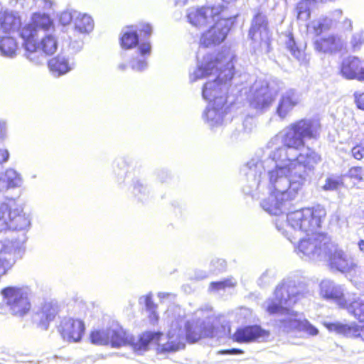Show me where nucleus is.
<instances>
[{"label":"nucleus","mask_w":364,"mask_h":364,"mask_svg":"<svg viewBox=\"0 0 364 364\" xmlns=\"http://www.w3.org/2000/svg\"><path fill=\"white\" fill-rule=\"evenodd\" d=\"M320 124L311 119L299 120L287 127L267 143L268 153L258 151L243 167L245 194L253 198L269 194L260 205L270 215H279L301 193L309 176L321 161L305 139H316Z\"/></svg>","instance_id":"obj_1"},{"label":"nucleus","mask_w":364,"mask_h":364,"mask_svg":"<svg viewBox=\"0 0 364 364\" xmlns=\"http://www.w3.org/2000/svg\"><path fill=\"white\" fill-rule=\"evenodd\" d=\"M326 215V209L318 205L279 215L275 220V225L291 243L299 240L295 251L301 258L321 261L326 259L331 243L326 234L318 232Z\"/></svg>","instance_id":"obj_2"},{"label":"nucleus","mask_w":364,"mask_h":364,"mask_svg":"<svg viewBox=\"0 0 364 364\" xmlns=\"http://www.w3.org/2000/svg\"><path fill=\"white\" fill-rule=\"evenodd\" d=\"M171 311L173 315L169 318L171 328L167 333L168 341L166 343H161L163 334L160 332L156 333H160L159 340L152 341L161 346L162 351H176L183 348L185 336L189 342L194 343L202 338H220L230 333L229 325L210 316V311L208 310H198L193 320L186 323L183 321V311L179 306L168 309L166 311L168 316Z\"/></svg>","instance_id":"obj_3"},{"label":"nucleus","mask_w":364,"mask_h":364,"mask_svg":"<svg viewBox=\"0 0 364 364\" xmlns=\"http://www.w3.org/2000/svg\"><path fill=\"white\" fill-rule=\"evenodd\" d=\"M309 294V291L304 279L296 276L289 277L277 286L274 297L267 299L264 304V307L269 314L285 316V318L279 321V327L284 331L298 330L309 336H316L319 333L318 329L307 319L301 318L297 312L291 309Z\"/></svg>","instance_id":"obj_4"},{"label":"nucleus","mask_w":364,"mask_h":364,"mask_svg":"<svg viewBox=\"0 0 364 364\" xmlns=\"http://www.w3.org/2000/svg\"><path fill=\"white\" fill-rule=\"evenodd\" d=\"M234 53L230 49L214 55L207 54L201 60L198 57L197 66L190 71L191 82L210 75H216L213 81L207 82L202 90L204 100L217 105L227 103L228 82L234 76Z\"/></svg>","instance_id":"obj_5"},{"label":"nucleus","mask_w":364,"mask_h":364,"mask_svg":"<svg viewBox=\"0 0 364 364\" xmlns=\"http://www.w3.org/2000/svg\"><path fill=\"white\" fill-rule=\"evenodd\" d=\"M160 333L145 332L135 341L129 334L118 325H112L110 328L96 330L91 333V342L95 345L105 346L110 344L112 347L131 346L135 351H143L147 349L153 340H159Z\"/></svg>","instance_id":"obj_6"},{"label":"nucleus","mask_w":364,"mask_h":364,"mask_svg":"<svg viewBox=\"0 0 364 364\" xmlns=\"http://www.w3.org/2000/svg\"><path fill=\"white\" fill-rule=\"evenodd\" d=\"M30 213L14 198L0 202V232L9 230L28 232L31 227Z\"/></svg>","instance_id":"obj_7"},{"label":"nucleus","mask_w":364,"mask_h":364,"mask_svg":"<svg viewBox=\"0 0 364 364\" xmlns=\"http://www.w3.org/2000/svg\"><path fill=\"white\" fill-rule=\"evenodd\" d=\"M31 289L27 286H10L1 289L3 301L11 314L22 317L31 309Z\"/></svg>","instance_id":"obj_8"},{"label":"nucleus","mask_w":364,"mask_h":364,"mask_svg":"<svg viewBox=\"0 0 364 364\" xmlns=\"http://www.w3.org/2000/svg\"><path fill=\"white\" fill-rule=\"evenodd\" d=\"M120 38L121 46L130 49L138 45L135 55L130 60V66L134 70L141 71L147 68L146 59L151 54V47L149 42H139L136 31L133 27H127L122 31Z\"/></svg>","instance_id":"obj_9"},{"label":"nucleus","mask_w":364,"mask_h":364,"mask_svg":"<svg viewBox=\"0 0 364 364\" xmlns=\"http://www.w3.org/2000/svg\"><path fill=\"white\" fill-rule=\"evenodd\" d=\"M255 50L269 51L270 33L265 15L257 13L255 15L249 31Z\"/></svg>","instance_id":"obj_10"},{"label":"nucleus","mask_w":364,"mask_h":364,"mask_svg":"<svg viewBox=\"0 0 364 364\" xmlns=\"http://www.w3.org/2000/svg\"><path fill=\"white\" fill-rule=\"evenodd\" d=\"M223 11L220 4L202 7H191L187 10L186 18L193 26L200 28L218 21Z\"/></svg>","instance_id":"obj_11"},{"label":"nucleus","mask_w":364,"mask_h":364,"mask_svg":"<svg viewBox=\"0 0 364 364\" xmlns=\"http://www.w3.org/2000/svg\"><path fill=\"white\" fill-rule=\"evenodd\" d=\"M277 90L270 83L263 80H257L251 89L250 103L254 109L262 111L270 106Z\"/></svg>","instance_id":"obj_12"},{"label":"nucleus","mask_w":364,"mask_h":364,"mask_svg":"<svg viewBox=\"0 0 364 364\" xmlns=\"http://www.w3.org/2000/svg\"><path fill=\"white\" fill-rule=\"evenodd\" d=\"M51 26V21L48 15L36 13L33 15L31 21L18 30L22 39L23 46L28 42L36 43V38L39 33L45 32Z\"/></svg>","instance_id":"obj_13"},{"label":"nucleus","mask_w":364,"mask_h":364,"mask_svg":"<svg viewBox=\"0 0 364 364\" xmlns=\"http://www.w3.org/2000/svg\"><path fill=\"white\" fill-rule=\"evenodd\" d=\"M331 269L342 273H350L357 264L353 258L342 250L338 245L330 243L327 250V257Z\"/></svg>","instance_id":"obj_14"},{"label":"nucleus","mask_w":364,"mask_h":364,"mask_svg":"<svg viewBox=\"0 0 364 364\" xmlns=\"http://www.w3.org/2000/svg\"><path fill=\"white\" fill-rule=\"evenodd\" d=\"M229 21L220 18L209 30L205 32L200 38V46L210 47L221 43L226 38L229 31Z\"/></svg>","instance_id":"obj_15"},{"label":"nucleus","mask_w":364,"mask_h":364,"mask_svg":"<svg viewBox=\"0 0 364 364\" xmlns=\"http://www.w3.org/2000/svg\"><path fill=\"white\" fill-rule=\"evenodd\" d=\"M319 286L320 294L323 298L333 301L340 308L347 306L348 300L343 286L329 279L323 280Z\"/></svg>","instance_id":"obj_16"},{"label":"nucleus","mask_w":364,"mask_h":364,"mask_svg":"<svg viewBox=\"0 0 364 364\" xmlns=\"http://www.w3.org/2000/svg\"><path fill=\"white\" fill-rule=\"evenodd\" d=\"M59 331L64 340L77 342L84 333L85 325L81 320L65 318L60 322Z\"/></svg>","instance_id":"obj_17"},{"label":"nucleus","mask_w":364,"mask_h":364,"mask_svg":"<svg viewBox=\"0 0 364 364\" xmlns=\"http://www.w3.org/2000/svg\"><path fill=\"white\" fill-rule=\"evenodd\" d=\"M269 333L259 326H245L238 328L232 336L233 341L240 343H251L259 339L268 338Z\"/></svg>","instance_id":"obj_18"},{"label":"nucleus","mask_w":364,"mask_h":364,"mask_svg":"<svg viewBox=\"0 0 364 364\" xmlns=\"http://www.w3.org/2000/svg\"><path fill=\"white\" fill-rule=\"evenodd\" d=\"M314 48L320 53H333L343 50L346 44V40L338 35H329L318 38L314 41Z\"/></svg>","instance_id":"obj_19"},{"label":"nucleus","mask_w":364,"mask_h":364,"mask_svg":"<svg viewBox=\"0 0 364 364\" xmlns=\"http://www.w3.org/2000/svg\"><path fill=\"white\" fill-rule=\"evenodd\" d=\"M300 102L299 95L293 90H287L282 93L278 100L276 114L284 119Z\"/></svg>","instance_id":"obj_20"},{"label":"nucleus","mask_w":364,"mask_h":364,"mask_svg":"<svg viewBox=\"0 0 364 364\" xmlns=\"http://www.w3.org/2000/svg\"><path fill=\"white\" fill-rule=\"evenodd\" d=\"M228 109V104L217 105L215 103H208L203 118L211 129L220 127L226 119Z\"/></svg>","instance_id":"obj_21"},{"label":"nucleus","mask_w":364,"mask_h":364,"mask_svg":"<svg viewBox=\"0 0 364 364\" xmlns=\"http://www.w3.org/2000/svg\"><path fill=\"white\" fill-rule=\"evenodd\" d=\"M324 326L330 331L336 332L347 338H363V328L355 321L349 323H342L341 322L327 323L325 322Z\"/></svg>","instance_id":"obj_22"},{"label":"nucleus","mask_w":364,"mask_h":364,"mask_svg":"<svg viewBox=\"0 0 364 364\" xmlns=\"http://www.w3.org/2000/svg\"><path fill=\"white\" fill-rule=\"evenodd\" d=\"M363 68L362 62L358 58L349 56L343 60L341 73L346 79H356L360 81Z\"/></svg>","instance_id":"obj_23"},{"label":"nucleus","mask_w":364,"mask_h":364,"mask_svg":"<svg viewBox=\"0 0 364 364\" xmlns=\"http://www.w3.org/2000/svg\"><path fill=\"white\" fill-rule=\"evenodd\" d=\"M332 15L335 19L331 17L321 16L318 19L312 21L307 26L309 32L318 36L323 32L331 29L334 26L336 18L342 16V11L336 10Z\"/></svg>","instance_id":"obj_24"},{"label":"nucleus","mask_w":364,"mask_h":364,"mask_svg":"<svg viewBox=\"0 0 364 364\" xmlns=\"http://www.w3.org/2000/svg\"><path fill=\"white\" fill-rule=\"evenodd\" d=\"M48 65L52 74L55 77H59L72 70L75 67V63L73 60H70L65 56L58 55L51 58L48 61Z\"/></svg>","instance_id":"obj_25"},{"label":"nucleus","mask_w":364,"mask_h":364,"mask_svg":"<svg viewBox=\"0 0 364 364\" xmlns=\"http://www.w3.org/2000/svg\"><path fill=\"white\" fill-rule=\"evenodd\" d=\"M23 183L21 174L14 168H9L0 174V191L20 188Z\"/></svg>","instance_id":"obj_26"},{"label":"nucleus","mask_w":364,"mask_h":364,"mask_svg":"<svg viewBox=\"0 0 364 364\" xmlns=\"http://www.w3.org/2000/svg\"><path fill=\"white\" fill-rule=\"evenodd\" d=\"M58 313V305L55 301L45 302L36 316L39 318V326L46 330L50 321H53Z\"/></svg>","instance_id":"obj_27"},{"label":"nucleus","mask_w":364,"mask_h":364,"mask_svg":"<svg viewBox=\"0 0 364 364\" xmlns=\"http://www.w3.org/2000/svg\"><path fill=\"white\" fill-rule=\"evenodd\" d=\"M21 20L16 13L5 11L0 13V28L4 33H11L19 29Z\"/></svg>","instance_id":"obj_28"},{"label":"nucleus","mask_w":364,"mask_h":364,"mask_svg":"<svg viewBox=\"0 0 364 364\" xmlns=\"http://www.w3.org/2000/svg\"><path fill=\"white\" fill-rule=\"evenodd\" d=\"M75 29L80 33H88L94 28V21L92 17L86 14L75 12L74 20Z\"/></svg>","instance_id":"obj_29"},{"label":"nucleus","mask_w":364,"mask_h":364,"mask_svg":"<svg viewBox=\"0 0 364 364\" xmlns=\"http://www.w3.org/2000/svg\"><path fill=\"white\" fill-rule=\"evenodd\" d=\"M343 309L359 322H364V299H354L350 304L347 302V306Z\"/></svg>","instance_id":"obj_30"},{"label":"nucleus","mask_w":364,"mask_h":364,"mask_svg":"<svg viewBox=\"0 0 364 364\" xmlns=\"http://www.w3.org/2000/svg\"><path fill=\"white\" fill-rule=\"evenodd\" d=\"M17 44L14 38L0 37V52L4 57L13 58L16 55Z\"/></svg>","instance_id":"obj_31"},{"label":"nucleus","mask_w":364,"mask_h":364,"mask_svg":"<svg viewBox=\"0 0 364 364\" xmlns=\"http://www.w3.org/2000/svg\"><path fill=\"white\" fill-rule=\"evenodd\" d=\"M26 57L36 65L43 63L45 60V55L41 53V50L36 46V43L28 42L25 45Z\"/></svg>","instance_id":"obj_32"},{"label":"nucleus","mask_w":364,"mask_h":364,"mask_svg":"<svg viewBox=\"0 0 364 364\" xmlns=\"http://www.w3.org/2000/svg\"><path fill=\"white\" fill-rule=\"evenodd\" d=\"M286 48L290 51L292 56L301 63L306 61L304 52L298 48L293 36L291 33L285 36Z\"/></svg>","instance_id":"obj_33"},{"label":"nucleus","mask_w":364,"mask_h":364,"mask_svg":"<svg viewBox=\"0 0 364 364\" xmlns=\"http://www.w3.org/2000/svg\"><path fill=\"white\" fill-rule=\"evenodd\" d=\"M132 193L139 200L144 201L149 198L151 192L144 181L136 178L133 181Z\"/></svg>","instance_id":"obj_34"},{"label":"nucleus","mask_w":364,"mask_h":364,"mask_svg":"<svg viewBox=\"0 0 364 364\" xmlns=\"http://www.w3.org/2000/svg\"><path fill=\"white\" fill-rule=\"evenodd\" d=\"M38 46L46 55H52L57 50L58 43L55 38L53 35L49 34L42 38Z\"/></svg>","instance_id":"obj_35"},{"label":"nucleus","mask_w":364,"mask_h":364,"mask_svg":"<svg viewBox=\"0 0 364 364\" xmlns=\"http://www.w3.org/2000/svg\"><path fill=\"white\" fill-rule=\"evenodd\" d=\"M309 1L306 0H301L299 3H298L296 11L297 13L298 19L302 21H306L310 16V10H309Z\"/></svg>","instance_id":"obj_36"},{"label":"nucleus","mask_w":364,"mask_h":364,"mask_svg":"<svg viewBox=\"0 0 364 364\" xmlns=\"http://www.w3.org/2000/svg\"><path fill=\"white\" fill-rule=\"evenodd\" d=\"M237 284L236 279L234 278H228L223 281L211 282L210 285V289L212 291H219L220 289H224L226 287H235Z\"/></svg>","instance_id":"obj_37"},{"label":"nucleus","mask_w":364,"mask_h":364,"mask_svg":"<svg viewBox=\"0 0 364 364\" xmlns=\"http://www.w3.org/2000/svg\"><path fill=\"white\" fill-rule=\"evenodd\" d=\"M342 183L339 177H329L326 179L325 184L322 186L325 191L336 190Z\"/></svg>","instance_id":"obj_38"},{"label":"nucleus","mask_w":364,"mask_h":364,"mask_svg":"<svg viewBox=\"0 0 364 364\" xmlns=\"http://www.w3.org/2000/svg\"><path fill=\"white\" fill-rule=\"evenodd\" d=\"M346 176L351 179L360 181L363 179L364 169L358 166L352 167L348 170Z\"/></svg>","instance_id":"obj_39"},{"label":"nucleus","mask_w":364,"mask_h":364,"mask_svg":"<svg viewBox=\"0 0 364 364\" xmlns=\"http://www.w3.org/2000/svg\"><path fill=\"white\" fill-rule=\"evenodd\" d=\"M226 262L223 259H213L210 262V272L217 273L220 272L225 269Z\"/></svg>","instance_id":"obj_40"},{"label":"nucleus","mask_w":364,"mask_h":364,"mask_svg":"<svg viewBox=\"0 0 364 364\" xmlns=\"http://www.w3.org/2000/svg\"><path fill=\"white\" fill-rule=\"evenodd\" d=\"M145 305L147 310L150 312L151 320L156 321L158 320V315L155 312L156 306L152 301L151 295L146 296Z\"/></svg>","instance_id":"obj_41"},{"label":"nucleus","mask_w":364,"mask_h":364,"mask_svg":"<svg viewBox=\"0 0 364 364\" xmlns=\"http://www.w3.org/2000/svg\"><path fill=\"white\" fill-rule=\"evenodd\" d=\"M274 274L271 271H266L258 279L257 283L261 287H264L274 281Z\"/></svg>","instance_id":"obj_42"},{"label":"nucleus","mask_w":364,"mask_h":364,"mask_svg":"<svg viewBox=\"0 0 364 364\" xmlns=\"http://www.w3.org/2000/svg\"><path fill=\"white\" fill-rule=\"evenodd\" d=\"M75 12H77V11H66L62 12L59 17V21L64 26L69 24L72 21H74L75 18Z\"/></svg>","instance_id":"obj_43"},{"label":"nucleus","mask_w":364,"mask_h":364,"mask_svg":"<svg viewBox=\"0 0 364 364\" xmlns=\"http://www.w3.org/2000/svg\"><path fill=\"white\" fill-rule=\"evenodd\" d=\"M364 42V37L362 32H358L353 35L350 43L355 50L360 48Z\"/></svg>","instance_id":"obj_44"},{"label":"nucleus","mask_w":364,"mask_h":364,"mask_svg":"<svg viewBox=\"0 0 364 364\" xmlns=\"http://www.w3.org/2000/svg\"><path fill=\"white\" fill-rule=\"evenodd\" d=\"M351 153L355 159L360 160L364 157V144H359L354 146L351 150Z\"/></svg>","instance_id":"obj_45"},{"label":"nucleus","mask_w":364,"mask_h":364,"mask_svg":"<svg viewBox=\"0 0 364 364\" xmlns=\"http://www.w3.org/2000/svg\"><path fill=\"white\" fill-rule=\"evenodd\" d=\"M35 7L41 10H47L51 8L52 3L49 0H33Z\"/></svg>","instance_id":"obj_46"},{"label":"nucleus","mask_w":364,"mask_h":364,"mask_svg":"<svg viewBox=\"0 0 364 364\" xmlns=\"http://www.w3.org/2000/svg\"><path fill=\"white\" fill-rule=\"evenodd\" d=\"M354 97L357 107L364 111V92H355Z\"/></svg>","instance_id":"obj_47"},{"label":"nucleus","mask_w":364,"mask_h":364,"mask_svg":"<svg viewBox=\"0 0 364 364\" xmlns=\"http://www.w3.org/2000/svg\"><path fill=\"white\" fill-rule=\"evenodd\" d=\"M83 46V42L81 40H76L70 43V48L74 52L77 53L80 51Z\"/></svg>","instance_id":"obj_48"},{"label":"nucleus","mask_w":364,"mask_h":364,"mask_svg":"<svg viewBox=\"0 0 364 364\" xmlns=\"http://www.w3.org/2000/svg\"><path fill=\"white\" fill-rule=\"evenodd\" d=\"M7 136V124L4 120H0V141H4Z\"/></svg>","instance_id":"obj_49"},{"label":"nucleus","mask_w":364,"mask_h":364,"mask_svg":"<svg viewBox=\"0 0 364 364\" xmlns=\"http://www.w3.org/2000/svg\"><path fill=\"white\" fill-rule=\"evenodd\" d=\"M210 273V271L206 272L201 269H196L194 273V278L196 279H203L207 278L209 276Z\"/></svg>","instance_id":"obj_50"},{"label":"nucleus","mask_w":364,"mask_h":364,"mask_svg":"<svg viewBox=\"0 0 364 364\" xmlns=\"http://www.w3.org/2000/svg\"><path fill=\"white\" fill-rule=\"evenodd\" d=\"M139 31L141 33H144L146 36H150L152 32V28L151 25L146 24H141L139 27Z\"/></svg>","instance_id":"obj_51"},{"label":"nucleus","mask_w":364,"mask_h":364,"mask_svg":"<svg viewBox=\"0 0 364 364\" xmlns=\"http://www.w3.org/2000/svg\"><path fill=\"white\" fill-rule=\"evenodd\" d=\"M9 152L6 149L0 148V164L6 163L9 159Z\"/></svg>","instance_id":"obj_52"},{"label":"nucleus","mask_w":364,"mask_h":364,"mask_svg":"<svg viewBox=\"0 0 364 364\" xmlns=\"http://www.w3.org/2000/svg\"><path fill=\"white\" fill-rule=\"evenodd\" d=\"M220 354H229V355H236V354H242L243 351L238 348H232L228 350H223L219 352Z\"/></svg>","instance_id":"obj_53"},{"label":"nucleus","mask_w":364,"mask_h":364,"mask_svg":"<svg viewBox=\"0 0 364 364\" xmlns=\"http://www.w3.org/2000/svg\"><path fill=\"white\" fill-rule=\"evenodd\" d=\"M158 297L160 299H165L166 298H171V299H174L175 298V295L173 294H169V293H164V292H159L158 294Z\"/></svg>","instance_id":"obj_54"},{"label":"nucleus","mask_w":364,"mask_h":364,"mask_svg":"<svg viewBox=\"0 0 364 364\" xmlns=\"http://www.w3.org/2000/svg\"><path fill=\"white\" fill-rule=\"evenodd\" d=\"M172 1L176 6H183L188 2V0H172Z\"/></svg>","instance_id":"obj_55"},{"label":"nucleus","mask_w":364,"mask_h":364,"mask_svg":"<svg viewBox=\"0 0 364 364\" xmlns=\"http://www.w3.org/2000/svg\"><path fill=\"white\" fill-rule=\"evenodd\" d=\"M358 247L361 252H364V240H361L359 241Z\"/></svg>","instance_id":"obj_56"},{"label":"nucleus","mask_w":364,"mask_h":364,"mask_svg":"<svg viewBox=\"0 0 364 364\" xmlns=\"http://www.w3.org/2000/svg\"><path fill=\"white\" fill-rule=\"evenodd\" d=\"M345 26L347 29H350L352 27L351 21L348 19H346L344 21Z\"/></svg>","instance_id":"obj_57"},{"label":"nucleus","mask_w":364,"mask_h":364,"mask_svg":"<svg viewBox=\"0 0 364 364\" xmlns=\"http://www.w3.org/2000/svg\"><path fill=\"white\" fill-rule=\"evenodd\" d=\"M126 67H127V65H126V64H124V63H121V64H119V65H118V68H119V70H124L126 69Z\"/></svg>","instance_id":"obj_58"},{"label":"nucleus","mask_w":364,"mask_h":364,"mask_svg":"<svg viewBox=\"0 0 364 364\" xmlns=\"http://www.w3.org/2000/svg\"><path fill=\"white\" fill-rule=\"evenodd\" d=\"M252 120H253V119H252V118H247V119L245 120V122H244V126H245V127L246 128V127H247V124L248 122H250V121L252 122Z\"/></svg>","instance_id":"obj_59"},{"label":"nucleus","mask_w":364,"mask_h":364,"mask_svg":"<svg viewBox=\"0 0 364 364\" xmlns=\"http://www.w3.org/2000/svg\"><path fill=\"white\" fill-rule=\"evenodd\" d=\"M360 81H364V67L363 68L362 75H360Z\"/></svg>","instance_id":"obj_60"},{"label":"nucleus","mask_w":364,"mask_h":364,"mask_svg":"<svg viewBox=\"0 0 364 364\" xmlns=\"http://www.w3.org/2000/svg\"><path fill=\"white\" fill-rule=\"evenodd\" d=\"M362 328H363V333H362L363 338H362L364 339V337H363V336H364V326H362Z\"/></svg>","instance_id":"obj_61"}]
</instances>
